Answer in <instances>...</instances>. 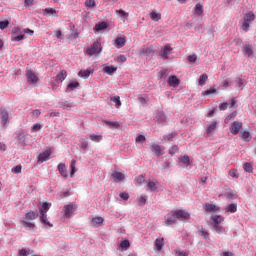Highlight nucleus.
I'll list each match as a JSON object with an SVG mask.
<instances>
[{
  "instance_id": "obj_54",
  "label": "nucleus",
  "mask_w": 256,
  "mask_h": 256,
  "mask_svg": "<svg viewBox=\"0 0 256 256\" xmlns=\"http://www.w3.org/2000/svg\"><path fill=\"white\" fill-rule=\"evenodd\" d=\"M135 181H136V185L138 186L143 185V182L145 181V177L143 175H140L136 177Z\"/></svg>"
},
{
  "instance_id": "obj_45",
  "label": "nucleus",
  "mask_w": 256,
  "mask_h": 256,
  "mask_svg": "<svg viewBox=\"0 0 256 256\" xmlns=\"http://www.w3.org/2000/svg\"><path fill=\"white\" fill-rule=\"evenodd\" d=\"M120 247H121V249H124V251H127V249H129V247H131V244L129 243V240H123L120 243Z\"/></svg>"
},
{
  "instance_id": "obj_43",
  "label": "nucleus",
  "mask_w": 256,
  "mask_h": 256,
  "mask_svg": "<svg viewBox=\"0 0 256 256\" xmlns=\"http://www.w3.org/2000/svg\"><path fill=\"white\" fill-rule=\"evenodd\" d=\"M240 137H241V139H243V141H249L250 137H251V134L247 131H241L240 132Z\"/></svg>"
},
{
  "instance_id": "obj_14",
  "label": "nucleus",
  "mask_w": 256,
  "mask_h": 256,
  "mask_svg": "<svg viewBox=\"0 0 256 256\" xmlns=\"http://www.w3.org/2000/svg\"><path fill=\"white\" fill-rule=\"evenodd\" d=\"M204 209L206 213H215L216 211H219L220 208L215 204L206 203Z\"/></svg>"
},
{
  "instance_id": "obj_39",
  "label": "nucleus",
  "mask_w": 256,
  "mask_h": 256,
  "mask_svg": "<svg viewBox=\"0 0 256 256\" xmlns=\"http://www.w3.org/2000/svg\"><path fill=\"white\" fill-rule=\"evenodd\" d=\"M115 44L118 47V49H121V47L125 46V38L119 37L115 40Z\"/></svg>"
},
{
  "instance_id": "obj_8",
  "label": "nucleus",
  "mask_w": 256,
  "mask_h": 256,
  "mask_svg": "<svg viewBox=\"0 0 256 256\" xmlns=\"http://www.w3.org/2000/svg\"><path fill=\"white\" fill-rule=\"evenodd\" d=\"M242 127H243V123L233 122L230 128V133H232V135H237L241 131Z\"/></svg>"
},
{
  "instance_id": "obj_13",
  "label": "nucleus",
  "mask_w": 256,
  "mask_h": 256,
  "mask_svg": "<svg viewBox=\"0 0 256 256\" xmlns=\"http://www.w3.org/2000/svg\"><path fill=\"white\" fill-rule=\"evenodd\" d=\"M181 83V81L179 80V78H177V76L172 75L168 78V85L170 87H179V84Z\"/></svg>"
},
{
  "instance_id": "obj_27",
  "label": "nucleus",
  "mask_w": 256,
  "mask_h": 256,
  "mask_svg": "<svg viewBox=\"0 0 256 256\" xmlns=\"http://www.w3.org/2000/svg\"><path fill=\"white\" fill-rule=\"evenodd\" d=\"M176 216H173V211L171 212V217L167 218V220L165 221V225H175V223H177V220H176Z\"/></svg>"
},
{
  "instance_id": "obj_1",
  "label": "nucleus",
  "mask_w": 256,
  "mask_h": 256,
  "mask_svg": "<svg viewBox=\"0 0 256 256\" xmlns=\"http://www.w3.org/2000/svg\"><path fill=\"white\" fill-rule=\"evenodd\" d=\"M225 221V217L221 215H215L210 218V225L214 227V231L219 234L225 233V227L221 226V223Z\"/></svg>"
},
{
  "instance_id": "obj_32",
  "label": "nucleus",
  "mask_w": 256,
  "mask_h": 256,
  "mask_svg": "<svg viewBox=\"0 0 256 256\" xmlns=\"http://www.w3.org/2000/svg\"><path fill=\"white\" fill-rule=\"evenodd\" d=\"M94 29L95 31H103L104 29H107V22H100L96 24Z\"/></svg>"
},
{
  "instance_id": "obj_53",
  "label": "nucleus",
  "mask_w": 256,
  "mask_h": 256,
  "mask_svg": "<svg viewBox=\"0 0 256 256\" xmlns=\"http://www.w3.org/2000/svg\"><path fill=\"white\" fill-rule=\"evenodd\" d=\"M181 163H184V165H191V160L189 159V156H183L180 158Z\"/></svg>"
},
{
  "instance_id": "obj_9",
  "label": "nucleus",
  "mask_w": 256,
  "mask_h": 256,
  "mask_svg": "<svg viewBox=\"0 0 256 256\" xmlns=\"http://www.w3.org/2000/svg\"><path fill=\"white\" fill-rule=\"evenodd\" d=\"M49 159H51V149H48V150L40 153L38 156V161H40V163L49 161Z\"/></svg>"
},
{
  "instance_id": "obj_64",
  "label": "nucleus",
  "mask_w": 256,
  "mask_h": 256,
  "mask_svg": "<svg viewBox=\"0 0 256 256\" xmlns=\"http://www.w3.org/2000/svg\"><path fill=\"white\" fill-rule=\"evenodd\" d=\"M188 61H189V63H195V61H197V55H195V54L189 55Z\"/></svg>"
},
{
  "instance_id": "obj_34",
  "label": "nucleus",
  "mask_w": 256,
  "mask_h": 256,
  "mask_svg": "<svg viewBox=\"0 0 256 256\" xmlns=\"http://www.w3.org/2000/svg\"><path fill=\"white\" fill-rule=\"evenodd\" d=\"M103 221H104L103 217L97 216V217L92 219V225L94 227H97V225H101L103 223Z\"/></svg>"
},
{
  "instance_id": "obj_22",
  "label": "nucleus",
  "mask_w": 256,
  "mask_h": 256,
  "mask_svg": "<svg viewBox=\"0 0 256 256\" xmlns=\"http://www.w3.org/2000/svg\"><path fill=\"white\" fill-rule=\"evenodd\" d=\"M111 177L114 179V181H123V179H125V174L121 172H114L112 173Z\"/></svg>"
},
{
  "instance_id": "obj_46",
  "label": "nucleus",
  "mask_w": 256,
  "mask_h": 256,
  "mask_svg": "<svg viewBox=\"0 0 256 256\" xmlns=\"http://www.w3.org/2000/svg\"><path fill=\"white\" fill-rule=\"evenodd\" d=\"M228 175L232 177L233 179H239V173L237 172V169H231L228 172Z\"/></svg>"
},
{
  "instance_id": "obj_31",
  "label": "nucleus",
  "mask_w": 256,
  "mask_h": 256,
  "mask_svg": "<svg viewBox=\"0 0 256 256\" xmlns=\"http://www.w3.org/2000/svg\"><path fill=\"white\" fill-rule=\"evenodd\" d=\"M89 138L94 142V143H99L103 140L102 135H97V134H90Z\"/></svg>"
},
{
  "instance_id": "obj_55",
  "label": "nucleus",
  "mask_w": 256,
  "mask_h": 256,
  "mask_svg": "<svg viewBox=\"0 0 256 256\" xmlns=\"http://www.w3.org/2000/svg\"><path fill=\"white\" fill-rule=\"evenodd\" d=\"M9 27V20L0 21V29L3 31Z\"/></svg>"
},
{
  "instance_id": "obj_59",
  "label": "nucleus",
  "mask_w": 256,
  "mask_h": 256,
  "mask_svg": "<svg viewBox=\"0 0 256 256\" xmlns=\"http://www.w3.org/2000/svg\"><path fill=\"white\" fill-rule=\"evenodd\" d=\"M228 107H229V103H227V102H224L219 105L220 111H226V109H228Z\"/></svg>"
},
{
  "instance_id": "obj_40",
  "label": "nucleus",
  "mask_w": 256,
  "mask_h": 256,
  "mask_svg": "<svg viewBox=\"0 0 256 256\" xmlns=\"http://www.w3.org/2000/svg\"><path fill=\"white\" fill-rule=\"evenodd\" d=\"M77 87H79V83L77 81H72L68 84L67 91H74Z\"/></svg>"
},
{
  "instance_id": "obj_35",
  "label": "nucleus",
  "mask_w": 256,
  "mask_h": 256,
  "mask_svg": "<svg viewBox=\"0 0 256 256\" xmlns=\"http://www.w3.org/2000/svg\"><path fill=\"white\" fill-rule=\"evenodd\" d=\"M243 169L246 173H253V164L251 162H246L243 165Z\"/></svg>"
},
{
  "instance_id": "obj_36",
  "label": "nucleus",
  "mask_w": 256,
  "mask_h": 256,
  "mask_svg": "<svg viewBox=\"0 0 256 256\" xmlns=\"http://www.w3.org/2000/svg\"><path fill=\"white\" fill-rule=\"evenodd\" d=\"M226 213H237V204H230L225 209Z\"/></svg>"
},
{
  "instance_id": "obj_24",
  "label": "nucleus",
  "mask_w": 256,
  "mask_h": 256,
  "mask_svg": "<svg viewBox=\"0 0 256 256\" xmlns=\"http://www.w3.org/2000/svg\"><path fill=\"white\" fill-rule=\"evenodd\" d=\"M236 87L239 88L240 91H243V87H245V80L240 77L235 79Z\"/></svg>"
},
{
  "instance_id": "obj_49",
  "label": "nucleus",
  "mask_w": 256,
  "mask_h": 256,
  "mask_svg": "<svg viewBox=\"0 0 256 256\" xmlns=\"http://www.w3.org/2000/svg\"><path fill=\"white\" fill-rule=\"evenodd\" d=\"M23 39H27V36L23 34H19L18 36H12V41L14 42L23 41Z\"/></svg>"
},
{
  "instance_id": "obj_52",
  "label": "nucleus",
  "mask_w": 256,
  "mask_h": 256,
  "mask_svg": "<svg viewBox=\"0 0 256 256\" xmlns=\"http://www.w3.org/2000/svg\"><path fill=\"white\" fill-rule=\"evenodd\" d=\"M215 129H217V122H212L207 128V133H211Z\"/></svg>"
},
{
  "instance_id": "obj_16",
  "label": "nucleus",
  "mask_w": 256,
  "mask_h": 256,
  "mask_svg": "<svg viewBox=\"0 0 256 256\" xmlns=\"http://www.w3.org/2000/svg\"><path fill=\"white\" fill-rule=\"evenodd\" d=\"M242 53L247 55V57H251V55H253V46L251 44H245L242 49Z\"/></svg>"
},
{
  "instance_id": "obj_33",
  "label": "nucleus",
  "mask_w": 256,
  "mask_h": 256,
  "mask_svg": "<svg viewBox=\"0 0 256 256\" xmlns=\"http://www.w3.org/2000/svg\"><path fill=\"white\" fill-rule=\"evenodd\" d=\"M91 70L87 69V70H81L79 73H78V76L79 77H82L83 79H88L89 75H91Z\"/></svg>"
},
{
  "instance_id": "obj_26",
  "label": "nucleus",
  "mask_w": 256,
  "mask_h": 256,
  "mask_svg": "<svg viewBox=\"0 0 256 256\" xmlns=\"http://www.w3.org/2000/svg\"><path fill=\"white\" fill-rule=\"evenodd\" d=\"M169 77V70L168 69H162L158 72V78L159 79H167Z\"/></svg>"
},
{
  "instance_id": "obj_10",
  "label": "nucleus",
  "mask_w": 256,
  "mask_h": 256,
  "mask_svg": "<svg viewBox=\"0 0 256 256\" xmlns=\"http://www.w3.org/2000/svg\"><path fill=\"white\" fill-rule=\"evenodd\" d=\"M171 51H173V48H171V45L166 44L164 48L160 51V55L161 57H163V59H168L169 55H171Z\"/></svg>"
},
{
  "instance_id": "obj_60",
  "label": "nucleus",
  "mask_w": 256,
  "mask_h": 256,
  "mask_svg": "<svg viewBox=\"0 0 256 256\" xmlns=\"http://www.w3.org/2000/svg\"><path fill=\"white\" fill-rule=\"evenodd\" d=\"M21 165H17L16 167L12 168V173H15L16 175H18V173H21Z\"/></svg>"
},
{
  "instance_id": "obj_51",
  "label": "nucleus",
  "mask_w": 256,
  "mask_h": 256,
  "mask_svg": "<svg viewBox=\"0 0 256 256\" xmlns=\"http://www.w3.org/2000/svg\"><path fill=\"white\" fill-rule=\"evenodd\" d=\"M42 127H43V126H42L41 124L36 123V124H34V125L32 126L31 131H32V133H37V131H41V128H42Z\"/></svg>"
},
{
  "instance_id": "obj_47",
  "label": "nucleus",
  "mask_w": 256,
  "mask_h": 256,
  "mask_svg": "<svg viewBox=\"0 0 256 256\" xmlns=\"http://www.w3.org/2000/svg\"><path fill=\"white\" fill-rule=\"evenodd\" d=\"M198 234L201 235V237H204V239H209V232L208 231H205L203 229V227H201L199 230H198Z\"/></svg>"
},
{
  "instance_id": "obj_50",
  "label": "nucleus",
  "mask_w": 256,
  "mask_h": 256,
  "mask_svg": "<svg viewBox=\"0 0 256 256\" xmlns=\"http://www.w3.org/2000/svg\"><path fill=\"white\" fill-rule=\"evenodd\" d=\"M235 117H237V111H234L233 113H231L230 115H228L224 122L225 123H229V121H231V119H235Z\"/></svg>"
},
{
  "instance_id": "obj_12",
  "label": "nucleus",
  "mask_w": 256,
  "mask_h": 256,
  "mask_svg": "<svg viewBox=\"0 0 256 256\" xmlns=\"http://www.w3.org/2000/svg\"><path fill=\"white\" fill-rule=\"evenodd\" d=\"M57 169L64 179H67V177H69V175L67 174V165H65V163L58 164Z\"/></svg>"
},
{
  "instance_id": "obj_25",
  "label": "nucleus",
  "mask_w": 256,
  "mask_h": 256,
  "mask_svg": "<svg viewBox=\"0 0 256 256\" xmlns=\"http://www.w3.org/2000/svg\"><path fill=\"white\" fill-rule=\"evenodd\" d=\"M40 221L44 225H48V227H53V224L49 223V219L47 218V214H40Z\"/></svg>"
},
{
  "instance_id": "obj_5",
  "label": "nucleus",
  "mask_w": 256,
  "mask_h": 256,
  "mask_svg": "<svg viewBox=\"0 0 256 256\" xmlns=\"http://www.w3.org/2000/svg\"><path fill=\"white\" fill-rule=\"evenodd\" d=\"M172 217H176L178 221H187L191 217V214L185 210H174L172 211Z\"/></svg>"
},
{
  "instance_id": "obj_20",
  "label": "nucleus",
  "mask_w": 256,
  "mask_h": 256,
  "mask_svg": "<svg viewBox=\"0 0 256 256\" xmlns=\"http://www.w3.org/2000/svg\"><path fill=\"white\" fill-rule=\"evenodd\" d=\"M59 107L61 109H66V111H70L71 107H73V102H71V101L60 102Z\"/></svg>"
},
{
  "instance_id": "obj_41",
  "label": "nucleus",
  "mask_w": 256,
  "mask_h": 256,
  "mask_svg": "<svg viewBox=\"0 0 256 256\" xmlns=\"http://www.w3.org/2000/svg\"><path fill=\"white\" fill-rule=\"evenodd\" d=\"M106 125H108L112 129H119V127H121V125L117 121H106Z\"/></svg>"
},
{
  "instance_id": "obj_17",
  "label": "nucleus",
  "mask_w": 256,
  "mask_h": 256,
  "mask_svg": "<svg viewBox=\"0 0 256 256\" xmlns=\"http://www.w3.org/2000/svg\"><path fill=\"white\" fill-rule=\"evenodd\" d=\"M0 115L2 119V125H7V123H9V112H7V110H1Z\"/></svg>"
},
{
  "instance_id": "obj_62",
  "label": "nucleus",
  "mask_w": 256,
  "mask_h": 256,
  "mask_svg": "<svg viewBox=\"0 0 256 256\" xmlns=\"http://www.w3.org/2000/svg\"><path fill=\"white\" fill-rule=\"evenodd\" d=\"M176 135H177L176 133L168 134L167 136L164 137V141H171V139H174Z\"/></svg>"
},
{
  "instance_id": "obj_48",
  "label": "nucleus",
  "mask_w": 256,
  "mask_h": 256,
  "mask_svg": "<svg viewBox=\"0 0 256 256\" xmlns=\"http://www.w3.org/2000/svg\"><path fill=\"white\" fill-rule=\"evenodd\" d=\"M150 18L152 19V21H160L161 15L157 12H151Z\"/></svg>"
},
{
  "instance_id": "obj_56",
  "label": "nucleus",
  "mask_w": 256,
  "mask_h": 256,
  "mask_svg": "<svg viewBox=\"0 0 256 256\" xmlns=\"http://www.w3.org/2000/svg\"><path fill=\"white\" fill-rule=\"evenodd\" d=\"M179 151V147L177 145H174L172 146L170 149H169V153L170 155H175V153H177Z\"/></svg>"
},
{
  "instance_id": "obj_3",
  "label": "nucleus",
  "mask_w": 256,
  "mask_h": 256,
  "mask_svg": "<svg viewBox=\"0 0 256 256\" xmlns=\"http://www.w3.org/2000/svg\"><path fill=\"white\" fill-rule=\"evenodd\" d=\"M253 21H255V14L252 11L246 13L244 15L243 23L241 26L242 31H245L247 33V31H249V27H250L251 23H253Z\"/></svg>"
},
{
  "instance_id": "obj_7",
  "label": "nucleus",
  "mask_w": 256,
  "mask_h": 256,
  "mask_svg": "<svg viewBox=\"0 0 256 256\" xmlns=\"http://www.w3.org/2000/svg\"><path fill=\"white\" fill-rule=\"evenodd\" d=\"M26 77H27V82L30 84V85H33L35 83H37L39 81V77H37L33 70H28L26 72Z\"/></svg>"
},
{
  "instance_id": "obj_63",
  "label": "nucleus",
  "mask_w": 256,
  "mask_h": 256,
  "mask_svg": "<svg viewBox=\"0 0 256 256\" xmlns=\"http://www.w3.org/2000/svg\"><path fill=\"white\" fill-rule=\"evenodd\" d=\"M85 5L86 7H95V0H86Z\"/></svg>"
},
{
  "instance_id": "obj_15",
  "label": "nucleus",
  "mask_w": 256,
  "mask_h": 256,
  "mask_svg": "<svg viewBox=\"0 0 256 256\" xmlns=\"http://www.w3.org/2000/svg\"><path fill=\"white\" fill-rule=\"evenodd\" d=\"M151 151L154 155H156V157L163 155V149H161L159 144H152Z\"/></svg>"
},
{
  "instance_id": "obj_28",
  "label": "nucleus",
  "mask_w": 256,
  "mask_h": 256,
  "mask_svg": "<svg viewBox=\"0 0 256 256\" xmlns=\"http://www.w3.org/2000/svg\"><path fill=\"white\" fill-rule=\"evenodd\" d=\"M77 165V161L75 160H72L71 161V165H70V177H74L75 176V173H77V168L75 167Z\"/></svg>"
},
{
  "instance_id": "obj_58",
  "label": "nucleus",
  "mask_w": 256,
  "mask_h": 256,
  "mask_svg": "<svg viewBox=\"0 0 256 256\" xmlns=\"http://www.w3.org/2000/svg\"><path fill=\"white\" fill-rule=\"evenodd\" d=\"M175 253H176L177 256H189V251L176 250Z\"/></svg>"
},
{
  "instance_id": "obj_2",
  "label": "nucleus",
  "mask_w": 256,
  "mask_h": 256,
  "mask_svg": "<svg viewBox=\"0 0 256 256\" xmlns=\"http://www.w3.org/2000/svg\"><path fill=\"white\" fill-rule=\"evenodd\" d=\"M37 217H39V213L34 212V211L28 212L25 214V217L21 221V225L23 227L33 230L35 227V223H33L31 221H34V219H37Z\"/></svg>"
},
{
  "instance_id": "obj_11",
  "label": "nucleus",
  "mask_w": 256,
  "mask_h": 256,
  "mask_svg": "<svg viewBox=\"0 0 256 256\" xmlns=\"http://www.w3.org/2000/svg\"><path fill=\"white\" fill-rule=\"evenodd\" d=\"M75 211V206L73 204H67L64 206V217L69 219L71 215H73V212Z\"/></svg>"
},
{
  "instance_id": "obj_30",
  "label": "nucleus",
  "mask_w": 256,
  "mask_h": 256,
  "mask_svg": "<svg viewBox=\"0 0 256 256\" xmlns=\"http://www.w3.org/2000/svg\"><path fill=\"white\" fill-rule=\"evenodd\" d=\"M207 79H209V76L207 74H202L199 77L198 84L200 85V87H203V85H205V83H207Z\"/></svg>"
},
{
  "instance_id": "obj_57",
  "label": "nucleus",
  "mask_w": 256,
  "mask_h": 256,
  "mask_svg": "<svg viewBox=\"0 0 256 256\" xmlns=\"http://www.w3.org/2000/svg\"><path fill=\"white\" fill-rule=\"evenodd\" d=\"M145 141H146V138L144 135H138L136 137V143H145Z\"/></svg>"
},
{
  "instance_id": "obj_61",
  "label": "nucleus",
  "mask_w": 256,
  "mask_h": 256,
  "mask_svg": "<svg viewBox=\"0 0 256 256\" xmlns=\"http://www.w3.org/2000/svg\"><path fill=\"white\" fill-rule=\"evenodd\" d=\"M119 197H121V199H123L124 201H127L129 199V193L122 192L119 194Z\"/></svg>"
},
{
  "instance_id": "obj_21",
  "label": "nucleus",
  "mask_w": 256,
  "mask_h": 256,
  "mask_svg": "<svg viewBox=\"0 0 256 256\" xmlns=\"http://www.w3.org/2000/svg\"><path fill=\"white\" fill-rule=\"evenodd\" d=\"M117 71V66H105L103 68V72L106 73V75H111Z\"/></svg>"
},
{
  "instance_id": "obj_19",
  "label": "nucleus",
  "mask_w": 256,
  "mask_h": 256,
  "mask_svg": "<svg viewBox=\"0 0 256 256\" xmlns=\"http://www.w3.org/2000/svg\"><path fill=\"white\" fill-rule=\"evenodd\" d=\"M67 79V71L62 70L60 71L55 78V81H59L60 83H63V80Z\"/></svg>"
},
{
  "instance_id": "obj_37",
  "label": "nucleus",
  "mask_w": 256,
  "mask_h": 256,
  "mask_svg": "<svg viewBox=\"0 0 256 256\" xmlns=\"http://www.w3.org/2000/svg\"><path fill=\"white\" fill-rule=\"evenodd\" d=\"M110 101H112V103H115L116 109H119V107H121V98L119 96L112 97Z\"/></svg>"
},
{
  "instance_id": "obj_38",
  "label": "nucleus",
  "mask_w": 256,
  "mask_h": 256,
  "mask_svg": "<svg viewBox=\"0 0 256 256\" xmlns=\"http://www.w3.org/2000/svg\"><path fill=\"white\" fill-rule=\"evenodd\" d=\"M215 93H217V88H215V86H214L213 88H210V89L205 90L204 92H202V95H203V97H207V96L213 95Z\"/></svg>"
},
{
  "instance_id": "obj_29",
  "label": "nucleus",
  "mask_w": 256,
  "mask_h": 256,
  "mask_svg": "<svg viewBox=\"0 0 256 256\" xmlns=\"http://www.w3.org/2000/svg\"><path fill=\"white\" fill-rule=\"evenodd\" d=\"M116 13L120 15V19L123 21H127V17H129V12H125L124 10H116Z\"/></svg>"
},
{
  "instance_id": "obj_18",
  "label": "nucleus",
  "mask_w": 256,
  "mask_h": 256,
  "mask_svg": "<svg viewBox=\"0 0 256 256\" xmlns=\"http://www.w3.org/2000/svg\"><path fill=\"white\" fill-rule=\"evenodd\" d=\"M164 246H165L164 238H157L155 240V247H156L157 251H161V249H163Z\"/></svg>"
},
{
  "instance_id": "obj_44",
  "label": "nucleus",
  "mask_w": 256,
  "mask_h": 256,
  "mask_svg": "<svg viewBox=\"0 0 256 256\" xmlns=\"http://www.w3.org/2000/svg\"><path fill=\"white\" fill-rule=\"evenodd\" d=\"M194 11L196 15H203V5L201 3L196 4Z\"/></svg>"
},
{
  "instance_id": "obj_4",
  "label": "nucleus",
  "mask_w": 256,
  "mask_h": 256,
  "mask_svg": "<svg viewBox=\"0 0 256 256\" xmlns=\"http://www.w3.org/2000/svg\"><path fill=\"white\" fill-rule=\"evenodd\" d=\"M101 51H103V48L101 47V42L96 41L87 48L86 53L91 57L93 55H100Z\"/></svg>"
},
{
  "instance_id": "obj_23",
  "label": "nucleus",
  "mask_w": 256,
  "mask_h": 256,
  "mask_svg": "<svg viewBox=\"0 0 256 256\" xmlns=\"http://www.w3.org/2000/svg\"><path fill=\"white\" fill-rule=\"evenodd\" d=\"M49 209H51V204H49L48 202H44L40 208V215L47 214V211H49Z\"/></svg>"
},
{
  "instance_id": "obj_42",
  "label": "nucleus",
  "mask_w": 256,
  "mask_h": 256,
  "mask_svg": "<svg viewBox=\"0 0 256 256\" xmlns=\"http://www.w3.org/2000/svg\"><path fill=\"white\" fill-rule=\"evenodd\" d=\"M153 53V50L149 47H142L140 49V55H151Z\"/></svg>"
},
{
  "instance_id": "obj_6",
  "label": "nucleus",
  "mask_w": 256,
  "mask_h": 256,
  "mask_svg": "<svg viewBox=\"0 0 256 256\" xmlns=\"http://www.w3.org/2000/svg\"><path fill=\"white\" fill-rule=\"evenodd\" d=\"M146 185L148 187V191H157V189H159V181H157L156 179H149L146 180Z\"/></svg>"
}]
</instances>
